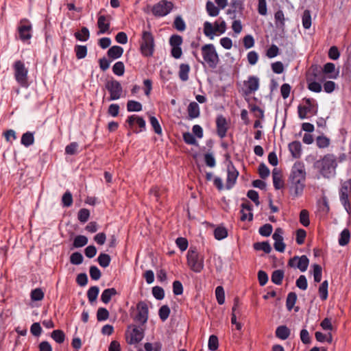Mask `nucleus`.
Returning <instances> with one entry per match:
<instances>
[{"mask_svg":"<svg viewBox=\"0 0 351 351\" xmlns=\"http://www.w3.org/2000/svg\"><path fill=\"white\" fill-rule=\"evenodd\" d=\"M306 180V171L302 162H295L292 167L289 176V189L291 195L296 197L302 195Z\"/></svg>","mask_w":351,"mask_h":351,"instance_id":"f257e3e1","label":"nucleus"},{"mask_svg":"<svg viewBox=\"0 0 351 351\" xmlns=\"http://www.w3.org/2000/svg\"><path fill=\"white\" fill-rule=\"evenodd\" d=\"M337 158L333 154H326L322 159L315 162V167L319 169L321 174L325 178H330L335 173Z\"/></svg>","mask_w":351,"mask_h":351,"instance_id":"f03ea898","label":"nucleus"},{"mask_svg":"<svg viewBox=\"0 0 351 351\" xmlns=\"http://www.w3.org/2000/svg\"><path fill=\"white\" fill-rule=\"evenodd\" d=\"M187 264L190 269L196 273H199L204 269V257L199 254L195 247H190L187 252Z\"/></svg>","mask_w":351,"mask_h":351,"instance_id":"7ed1b4c3","label":"nucleus"},{"mask_svg":"<svg viewBox=\"0 0 351 351\" xmlns=\"http://www.w3.org/2000/svg\"><path fill=\"white\" fill-rule=\"evenodd\" d=\"M13 69L16 82L21 87H28V69L25 67V64L21 60H17L13 64Z\"/></svg>","mask_w":351,"mask_h":351,"instance_id":"20e7f679","label":"nucleus"},{"mask_svg":"<svg viewBox=\"0 0 351 351\" xmlns=\"http://www.w3.org/2000/svg\"><path fill=\"white\" fill-rule=\"evenodd\" d=\"M202 53L204 61L210 68L215 69L219 63V56L213 44H207L202 47Z\"/></svg>","mask_w":351,"mask_h":351,"instance_id":"39448f33","label":"nucleus"},{"mask_svg":"<svg viewBox=\"0 0 351 351\" xmlns=\"http://www.w3.org/2000/svg\"><path fill=\"white\" fill-rule=\"evenodd\" d=\"M106 89L110 93L109 101L117 100L123 97L121 84L115 80H108L105 84Z\"/></svg>","mask_w":351,"mask_h":351,"instance_id":"423d86ee","label":"nucleus"},{"mask_svg":"<svg viewBox=\"0 0 351 351\" xmlns=\"http://www.w3.org/2000/svg\"><path fill=\"white\" fill-rule=\"evenodd\" d=\"M154 38L148 32H144L141 44V53L145 56H151L154 52Z\"/></svg>","mask_w":351,"mask_h":351,"instance_id":"0eeeda50","label":"nucleus"},{"mask_svg":"<svg viewBox=\"0 0 351 351\" xmlns=\"http://www.w3.org/2000/svg\"><path fill=\"white\" fill-rule=\"evenodd\" d=\"M173 4L171 1L162 0L154 5L153 14L156 16H164L167 15L173 9Z\"/></svg>","mask_w":351,"mask_h":351,"instance_id":"6e6552de","label":"nucleus"},{"mask_svg":"<svg viewBox=\"0 0 351 351\" xmlns=\"http://www.w3.org/2000/svg\"><path fill=\"white\" fill-rule=\"evenodd\" d=\"M32 24L27 19H23L20 21L18 32L19 37L23 41L29 40L32 38Z\"/></svg>","mask_w":351,"mask_h":351,"instance_id":"1a4fd4ad","label":"nucleus"},{"mask_svg":"<svg viewBox=\"0 0 351 351\" xmlns=\"http://www.w3.org/2000/svg\"><path fill=\"white\" fill-rule=\"evenodd\" d=\"M309 260L306 256H295L291 258L288 263L289 266L299 269L301 271H305L308 266Z\"/></svg>","mask_w":351,"mask_h":351,"instance_id":"9d476101","label":"nucleus"},{"mask_svg":"<svg viewBox=\"0 0 351 351\" xmlns=\"http://www.w3.org/2000/svg\"><path fill=\"white\" fill-rule=\"evenodd\" d=\"M283 230L278 228H276L274 233L272 235V238L274 240V248L276 251L283 252L285 249V244L283 242Z\"/></svg>","mask_w":351,"mask_h":351,"instance_id":"9b49d317","label":"nucleus"},{"mask_svg":"<svg viewBox=\"0 0 351 351\" xmlns=\"http://www.w3.org/2000/svg\"><path fill=\"white\" fill-rule=\"evenodd\" d=\"M148 319V306L145 302H140L137 304V315L136 319L144 324Z\"/></svg>","mask_w":351,"mask_h":351,"instance_id":"f8f14e48","label":"nucleus"},{"mask_svg":"<svg viewBox=\"0 0 351 351\" xmlns=\"http://www.w3.org/2000/svg\"><path fill=\"white\" fill-rule=\"evenodd\" d=\"M245 86V93L250 95L256 91L259 88V79L256 76H250L247 81L244 82Z\"/></svg>","mask_w":351,"mask_h":351,"instance_id":"ddd939ff","label":"nucleus"},{"mask_svg":"<svg viewBox=\"0 0 351 351\" xmlns=\"http://www.w3.org/2000/svg\"><path fill=\"white\" fill-rule=\"evenodd\" d=\"M216 125L217 134L219 136L220 138L225 137L228 130L227 122L225 117H223L222 115L218 116L216 119Z\"/></svg>","mask_w":351,"mask_h":351,"instance_id":"4468645a","label":"nucleus"},{"mask_svg":"<svg viewBox=\"0 0 351 351\" xmlns=\"http://www.w3.org/2000/svg\"><path fill=\"white\" fill-rule=\"evenodd\" d=\"M239 172L234 167H228V177L226 180V189H230L235 184Z\"/></svg>","mask_w":351,"mask_h":351,"instance_id":"2eb2a0df","label":"nucleus"},{"mask_svg":"<svg viewBox=\"0 0 351 351\" xmlns=\"http://www.w3.org/2000/svg\"><path fill=\"white\" fill-rule=\"evenodd\" d=\"M339 195H340V200L341 202V204L345 207L346 210L348 213H349V209L350 208V204L348 200V186L344 184L339 191Z\"/></svg>","mask_w":351,"mask_h":351,"instance_id":"dca6fc26","label":"nucleus"},{"mask_svg":"<svg viewBox=\"0 0 351 351\" xmlns=\"http://www.w3.org/2000/svg\"><path fill=\"white\" fill-rule=\"evenodd\" d=\"M242 209L241 210V220L245 221L248 219L252 221L253 219V214L252 213V206L250 203H243L241 205Z\"/></svg>","mask_w":351,"mask_h":351,"instance_id":"f3484780","label":"nucleus"},{"mask_svg":"<svg viewBox=\"0 0 351 351\" xmlns=\"http://www.w3.org/2000/svg\"><path fill=\"white\" fill-rule=\"evenodd\" d=\"M289 149L295 158H299L302 154V145L299 141H293L289 145Z\"/></svg>","mask_w":351,"mask_h":351,"instance_id":"a211bd4d","label":"nucleus"},{"mask_svg":"<svg viewBox=\"0 0 351 351\" xmlns=\"http://www.w3.org/2000/svg\"><path fill=\"white\" fill-rule=\"evenodd\" d=\"M97 25L99 29L98 34H104L110 28V21L106 16L101 15L98 18Z\"/></svg>","mask_w":351,"mask_h":351,"instance_id":"6ab92c4d","label":"nucleus"},{"mask_svg":"<svg viewBox=\"0 0 351 351\" xmlns=\"http://www.w3.org/2000/svg\"><path fill=\"white\" fill-rule=\"evenodd\" d=\"M306 106H298V116L301 119L306 118V114L311 110L312 104L311 99H304Z\"/></svg>","mask_w":351,"mask_h":351,"instance_id":"aec40b11","label":"nucleus"},{"mask_svg":"<svg viewBox=\"0 0 351 351\" xmlns=\"http://www.w3.org/2000/svg\"><path fill=\"white\" fill-rule=\"evenodd\" d=\"M272 178L274 186L276 189H280L282 188L284 183L282 180V176L279 170L274 169L272 171Z\"/></svg>","mask_w":351,"mask_h":351,"instance_id":"412c9836","label":"nucleus"},{"mask_svg":"<svg viewBox=\"0 0 351 351\" xmlns=\"http://www.w3.org/2000/svg\"><path fill=\"white\" fill-rule=\"evenodd\" d=\"M117 294V291L114 288H108L103 291L101 295V300L104 304L110 302L112 296Z\"/></svg>","mask_w":351,"mask_h":351,"instance_id":"4be33fe9","label":"nucleus"},{"mask_svg":"<svg viewBox=\"0 0 351 351\" xmlns=\"http://www.w3.org/2000/svg\"><path fill=\"white\" fill-rule=\"evenodd\" d=\"M291 334V330L286 326H280L276 330V336L282 339H287Z\"/></svg>","mask_w":351,"mask_h":351,"instance_id":"5701e85b","label":"nucleus"},{"mask_svg":"<svg viewBox=\"0 0 351 351\" xmlns=\"http://www.w3.org/2000/svg\"><path fill=\"white\" fill-rule=\"evenodd\" d=\"M187 110L190 119H195L199 116V107L195 101L189 104Z\"/></svg>","mask_w":351,"mask_h":351,"instance_id":"b1692460","label":"nucleus"},{"mask_svg":"<svg viewBox=\"0 0 351 351\" xmlns=\"http://www.w3.org/2000/svg\"><path fill=\"white\" fill-rule=\"evenodd\" d=\"M123 53V49L117 45L112 46L108 51V56L112 59L120 58Z\"/></svg>","mask_w":351,"mask_h":351,"instance_id":"393cba45","label":"nucleus"},{"mask_svg":"<svg viewBox=\"0 0 351 351\" xmlns=\"http://www.w3.org/2000/svg\"><path fill=\"white\" fill-rule=\"evenodd\" d=\"M21 144L25 147H29L34 144V134L31 132H27L22 135Z\"/></svg>","mask_w":351,"mask_h":351,"instance_id":"a878e982","label":"nucleus"},{"mask_svg":"<svg viewBox=\"0 0 351 351\" xmlns=\"http://www.w3.org/2000/svg\"><path fill=\"white\" fill-rule=\"evenodd\" d=\"M190 71V66L187 64H181L179 69V77L185 82L189 79V73Z\"/></svg>","mask_w":351,"mask_h":351,"instance_id":"bb28decb","label":"nucleus"},{"mask_svg":"<svg viewBox=\"0 0 351 351\" xmlns=\"http://www.w3.org/2000/svg\"><path fill=\"white\" fill-rule=\"evenodd\" d=\"M145 328L140 326L138 328H133V343H139L144 337Z\"/></svg>","mask_w":351,"mask_h":351,"instance_id":"cd10ccee","label":"nucleus"},{"mask_svg":"<svg viewBox=\"0 0 351 351\" xmlns=\"http://www.w3.org/2000/svg\"><path fill=\"white\" fill-rule=\"evenodd\" d=\"M75 38L80 41H86L90 36L89 30L87 27H83L80 32H77L75 33Z\"/></svg>","mask_w":351,"mask_h":351,"instance_id":"c85d7f7f","label":"nucleus"},{"mask_svg":"<svg viewBox=\"0 0 351 351\" xmlns=\"http://www.w3.org/2000/svg\"><path fill=\"white\" fill-rule=\"evenodd\" d=\"M99 289L97 286L91 287L87 291L88 301L92 303L95 302L98 296Z\"/></svg>","mask_w":351,"mask_h":351,"instance_id":"c756f323","label":"nucleus"},{"mask_svg":"<svg viewBox=\"0 0 351 351\" xmlns=\"http://www.w3.org/2000/svg\"><path fill=\"white\" fill-rule=\"evenodd\" d=\"M204 33L206 36L213 38V35L216 34L214 25L208 21H206L204 23Z\"/></svg>","mask_w":351,"mask_h":351,"instance_id":"7c9ffc66","label":"nucleus"},{"mask_svg":"<svg viewBox=\"0 0 351 351\" xmlns=\"http://www.w3.org/2000/svg\"><path fill=\"white\" fill-rule=\"evenodd\" d=\"M335 70V65L332 62H328L324 66L323 71L326 74H330L329 78H337V73L332 74Z\"/></svg>","mask_w":351,"mask_h":351,"instance_id":"2f4dec72","label":"nucleus"},{"mask_svg":"<svg viewBox=\"0 0 351 351\" xmlns=\"http://www.w3.org/2000/svg\"><path fill=\"white\" fill-rule=\"evenodd\" d=\"M350 239V234L348 229H344L340 234V237L339 239V244L341 246L346 245Z\"/></svg>","mask_w":351,"mask_h":351,"instance_id":"473e14b6","label":"nucleus"},{"mask_svg":"<svg viewBox=\"0 0 351 351\" xmlns=\"http://www.w3.org/2000/svg\"><path fill=\"white\" fill-rule=\"evenodd\" d=\"M284 278V271L280 269L275 270L271 275V281L276 285H280Z\"/></svg>","mask_w":351,"mask_h":351,"instance_id":"72a5a7b5","label":"nucleus"},{"mask_svg":"<svg viewBox=\"0 0 351 351\" xmlns=\"http://www.w3.org/2000/svg\"><path fill=\"white\" fill-rule=\"evenodd\" d=\"M206 11L211 16H217L219 13V9L210 1L206 3Z\"/></svg>","mask_w":351,"mask_h":351,"instance_id":"f704fd0d","label":"nucleus"},{"mask_svg":"<svg viewBox=\"0 0 351 351\" xmlns=\"http://www.w3.org/2000/svg\"><path fill=\"white\" fill-rule=\"evenodd\" d=\"M51 337L58 343H62L65 339V335L61 330H55L51 332Z\"/></svg>","mask_w":351,"mask_h":351,"instance_id":"c9c22d12","label":"nucleus"},{"mask_svg":"<svg viewBox=\"0 0 351 351\" xmlns=\"http://www.w3.org/2000/svg\"><path fill=\"white\" fill-rule=\"evenodd\" d=\"M173 27L179 32H184L186 29V24L180 16H177L173 21Z\"/></svg>","mask_w":351,"mask_h":351,"instance_id":"e433bc0d","label":"nucleus"},{"mask_svg":"<svg viewBox=\"0 0 351 351\" xmlns=\"http://www.w3.org/2000/svg\"><path fill=\"white\" fill-rule=\"evenodd\" d=\"M88 243V238L84 235H78L75 237L73 241V246L76 248L82 247Z\"/></svg>","mask_w":351,"mask_h":351,"instance_id":"4c0bfd02","label":"nucleus"},{"mask_svg":"<svg viewBox=\"0 0 351 351\" xmlns=\"http://www.w3.org/2000/svg\"><path fill=\"white\" fill-rule=\"evenodd\" d=\"M254 247L256 250H263L265 253H269L271 250L270 244L268 242H258L254 244Z\"/></svg>","mask_w":351,"mask_h":351,"instance_id":"58836bf2","label":"nucleus"},{"mask_svg":"<svg viewBox=\"0 0 351 351\" xmlns=\"http://www.w3.org/2000/svg\"><path fill=\"white\" fill-rule=\"evenodd\" d=\"M110 256L104 253H101L97 258L99 265L104 268L110 265Z\"/></svg>","mask_w":351,"mask_h":351,"instance_id":"ea45409f","label":"nucleus"},{"mask_svg":"<svg viewBox=\"0 0 351 351\" xmlns=\"http://www.w3.org/2000/svg\"><path fill=\"white\" fill-rule=\"evenodd\" d=\"M75 52L77 59L84 58L87 55V47L84 45H76Z\"/></svg>","mask_w":351,"mask_h":351,"instance_id":"a19ab883","label":"nucleus"},{"mask_svg":"<svg viewBox=\"0 0 351 351\" xmlns=\"http://www.w3.org/2000/svg\"><path fill=\"white\" fill-rule=\"evenodd\" d=\"M297 300V295L295 293L291 292L288 294L286 301V306L289 311H291L296 302Z\"/></svg>","mask_w":351,"mask_h":351,"instance_id":"79ce46f5","label":"nucleus"},{"mask_svg":"<svg viewBox=\"0 0 351 351\" xmlns=\"http://www.w3.org/2000/svg\"><path fill=\"white\" fill-rule=\"evenodd\" d=\"M30 296L32 301H40L44 298V292L41 289L37 288L31 291Z\"/></svg>","mask_w":351,"mask_h":351,"instance_id":"37998d69","label":"nucleus"},{"mask_svg":"<svg viewBox=\"0 0 351 351\" xmlns=\"http://www.w3.org/2000/svg\"><path fill=\"white\" fill-rule=\"evenodd\" d=\"M328 283L327 280H324L319 288V293L322 300H325L328 297Z\"/></svg>","mask_w":351,"mask_h":351,"instance_id":"c03bdc74","label":"nucleus"},{"mask_svg":"<svg viewBox=\"0 0 351 351\" xmlns=\"http://www.w3.org/2000/svg\"><path fill=\"white\" fill-rule=\"evenodd\" d=\"M133 123L136 124L139 127V130L136 131V132H140L145 130V121L142 117L133 115Z\"/></svg>","mask_w":351,"mask_h":351,"instance_id":"a18cd8bd","label":"nucleus"},{"mask_svg":"<svg viewBox=\"0 0 351 351\" xmlns=\"http://www.w3.org/2000/svg\"><path fill=\"white\" fill-rule=\"evenodd\" d=\"M302 25L305 29H309L311 26V16L308 10H305L303 12Z\"/></svg>","mask_w":351,"mask_h":351,"instance_id":"49530a36","label":"nucleus"},{"mask_svg":"<svg viewBox=\"0 0 351 351\" xmlns=\"http://www.w3.org/2000/svg\"><path fill=\"white\" fill-rule=\"evenodd\" d=\"M84 260L83 256L80 252H74L70 256V262L73 265H80Z\"/></svg>","mask_w":351,"mask_h":351,"instance_id":"de8ad7c7","label":"nucleus"},{"mask_svg":"<svg viewBox=\"0 0 351 351\" xmlns=\"http://www.w3.org/2000/svg\"><path fill=\"white\" fill-rule=\"evenodd\" d=\"M313 267V277L316 282H319L322 280V267L317 264H314Z\"/></svg>","mask_w":351,"mask_h":351,"instance_id":"09e8293b","label":"nucleus"},{"mask_svg":"<svg viewBox=\"0 0 351 351\" xmlns=\"http://www.w3.org/2000/svg\"><path fill=\"white\" fill-rule=\"evenodd\" d=\"M112 71L118 76L123 75L125 71L123 63L122 62H116L112 66Z\"/></svg>","mask_w":351,"mask_h":351,"instance_id":"8fccbe9b","label":"nucleus"},{"mask_svg":"<svg viewBox=\"0 0 351 351\" xmlns=\"http://www.w3.org/2000/svg\"><path fill=\"white\" fill-rule=\"evenodd\" d=\"M79 145L76 142L69 144L65 147V153L69 155H74L77 153Z\"/></svg>","mask_w":351,"mask_h":351,"instance_id":"3c124183","label":"nucleus"},{"mask_svg":"<svg viewBox=\"0 0 351 351\" xmlns=\"http://www.w3.org/2000/svg\"><path fill=\"white\" fill-rule=\"evenodd\" d=\"M170 308L167 305L162 306L158 311V315L161 320L165 321L169 316Z\"/></svg>","mask_w":351,"mask_h":351,"instance_id":"603ef678","label":"nucleus"},{"mask_svg":"<svg viewBox=\"0 0 351 351\" xmlns=\"http://www.w3.org/2000/svg\"><path fill=\"white\" fill-rule=\"evenodd\" d=\"M208 346L209 350L211 351H215L218 348L219 342L217 336L214 335L210 336Z\"/></svg>","mask_w":351,"mask_h":351,"instance_id":"864d4df0","label":"nucleus"},{"mask_svg":"<svg viewBox=\"0 0 351 351\" xmlns=\"http://www.w3.org/2000/svg\"><path fill=\"white\" fill-rule=\"evenodd\" d=\"M150 193L152 197L154 199V200L158 202L160 200L162 196L165 193V191L163 189H160L158 187H154L150 191Z\"/></svg>","mask_w":351,"mask_h":351,"instance_id":"5fc2aeb1","label":"nucleus"},{"mask_svg":"<svg viewBox=\"0 0 351 351\" xmlns=\"http://www.w3.org/2000/svg\"><path fill=\"white\" fill-rule=\"evenodd\" d=\"M62 202L64 206L69 207L73 203V197L70 191H66L62 197Z\"/></svg>","mask_w":351,"mask_h":351,"instance_id":"6e6d98bb","label":"nucleus"},{"mask_svg":"<svg viewBox=\"0 0 351 351\" xmlns=\"http://www.w3.org/2000/svg\"><path fill=\"white\" fill-rule=\"evenodd\" d=\"M215 295L217 302L219 304H223L225 302V293L222 287L219 286L215 289Z\"/></svg>","mask_w":351,"mask_h":351,"instance_id":"4d7b16f0","label":"nucleus"},{"mask_svg":"<svg viewBox=\"0 0 351 351\" xmlns=\"http://www.w3.org/2000/svg\"><path fill=\"white\" fill-rule=\"evenodd\" d=\"M214 234L216 239L221 240L227 237L228 232L226 228L218 227L215 230Z\"/></svg>","mask_w":351,"mask_h":351,"instance_id":"13d9d810","label":"nucleus"},{"mask_svg":"<svg viewBox=\"0 0 351 351\" xmlns=\"http://www.w3.org/2000/svg\"><path fill=\"white\" fill-rule=\"evenodd\" d=\"M316 144L319 148L327 147L330 144V139L326 136H319L316 138Z\"/></svg>","mask_w":351,"mask_h":351,"instance_id":"bf43d9fd","label":"nucleus"},{"mask_svg":"<svg viewBox=\"0 0 351 351\" xmlns=\"http://www.w3.org/2000/svg\"><path fill=\"white\" fill-rule=\"evenodd\" d=\"M300 221L305 227L310 224L308 212L306 210H302L300 214Z\"/></svg>","mask_w":351,"mask_h":351,"instance_id":"052dcab7","label":"nucleus"},{"mask_svg":"<svg viewBox=\"0 0 351 351\" xmlns=\"http://www.w3.org/2000/svg\"><path fill=\"white\" fill-rule=\"evenodd\" d=\"M90 216V212L88 209L82 208L78 212V220L80 222L85 223L88 221Z\"/></svg>","mask_w":351,"mask_h":351,"instance_id":"680f3d73","label":"nucleus"},{"mask_svg":"<svg viewBox=\"0 0 351 351\" xmlns=\"http://www.w3.org/2000/svg\"><path fill=\"white\" fill-rule=\"evenodd\" d=\"M109 317V312L105 308H99L97 313V318L98 321H105Z\"/></svg>","mask_w":351,"mask_h":351,"instance_id":"e2e57ef3","label":"nucleus"},{"mask_svg":"<svg viewBox=\"0 0 351 351\" xmlns=\"http://www.w3.org/2000/svg\"><path fill=\"white\" fill-rule=\"evenodd\" d=\"M150 123L154 130V132L157 134H162V128L160 127V125L158 121V119L155 117H150Z\"/></svg>","mask_w":351,"mask_h":351,"instance_id":"0e129e2a","label":"nucleus"},{"mask_svg":"<svg viewBox=\"0 0 351 351\" xmlns=\"http://www.w3.org/2000/svg\"><path fill=\"white\" fill-rule=\"evenodd\" d=\"M183 139L184 142L189 145H197V142L193 134L190 132H184L183 134Z\"/></svg>","mask_w":351,"mask_h":351,"instance_id":"69168bd1","label":"nucleus"},{"mask_svg":"<svg viewBox=\"0 0 351 351\" xmlns=\"http://www.w3.org/2000/svg\"><path fill=\"white\" fill-rule=\"evenodd\" d=\"M273 228L271 224L267 223L259 228V233L262 236L268 237L271 234Z\"/></svg>","mask_w":351,"mask_h":351,"instance_id":"338daca9","label":"nucleus"},{"mask_svg":"<svg viewBox=\"0 0 351 351\" xmlns=\"http://www.w3.org/2000/svg\"><path fill=\"white\" fill-rule=\"evenodd\" d=\"M258 173L261 178L265 179L269 176L270 171L264 163H261L258 167Z\"/></svg>","mask_w":351,"mask_h":351,"instance_id":"774afa93","label":"nucleus"}]
</instances>
